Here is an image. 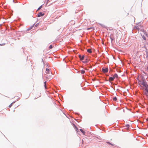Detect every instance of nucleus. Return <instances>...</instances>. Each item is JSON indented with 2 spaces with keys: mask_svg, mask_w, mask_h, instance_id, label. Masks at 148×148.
Wrapping results in <instances>:
<instances>
[{
  "mask_svg": "<svg viewBox=\"0 0 148 148\" xmlns=\"http://www.w3.org/2000/svg\"><path fill=\"white\" fill-rule=\"evenodd\" d=\"M139 84L141 86V89H145L146 90L148 88V86L144 80L141 81H139Z\"/></svg>",
  "mask_w": 148,
  "mask_h": 148,
  "instance_id": "nucleus-1",
  "label": "nucleus"
},
{
  "mask_svg": "<svg viewBox=\"0 0 148 148\" xmlns=\"http://www.w3.org/2000/svg\"><path fill=\"white\" fill-rule=\"evenodd\" d=\"M118 75L116 74L115 73L114 74L113 77H109V80L110 81H112L115 78H118Z\"/></svg>",
  "mask_w": 148,
  "mask_h": 148,
  "instance_id": "nucleus-2",
  "label": "nucleus"
},
{
  "mask_svg": "<svg viewBox=\"0 0 148 148\" xmlns=\"http://www.w3.org/2000/svg\"><path fill=\"white\" fill-rule=\"evenodd\" d=\"M102 71L104 73H107L108 71V69L107 68H102Z\"/></svg>",
  "mask_w": 148,
  "mask_h": 148,
  "instance_id": "nucleus-3",
  "label": "nucleus"
},
{
  "mask_svg": "<svg viewBox=\"0 0 148 148\" xmlns=\"http://www.w3.org/2000/svg\"><path fill=\"white\" fill-rule=\"evenodd\" d=\"M139 23H138V24H137V25L135 26L134 28L139 30L140 29L139 27L140 26V25H139Z\"/></svg>",
  "mask_w": 148,
  "mask_h": 148,
  "instance_id": "nucleus-4",
  "label": "nucleus"
},
{
  "mask_svg": "<svg viewBox=\"0 0 148 148\" xmlns=\"http://www.w3.org/2000/svg\"><path fill=\"white\" fill-rule=\"evenodd\" d=\"M79 58L80 59V60H83L84 59V56L83 55L82 56L80 55H79L78 56Z\"/></svg>",
  "mask_w": 148,
  "mask_h": 148,
  "instance_id": "nucleus-5",
  "label": "nucleus"
},
{
  "mask_svg": "<svg viewBox=\"0 0 148 148\" xmlns=\"http://www.w3.org/2000/svg\"><path fill=\"white\" fill-rule=\"evenodd\" d=\"M146 91L145 92V94L146 96V97L148 98V88L147 90H145Z\"/></svg>",
  "mask_w": 148,
  "mask_h": 148,
  "instance_id": "nucleus-6",
  "label": "nucleus"
},
{
  "mask_svg": "<svg viewBox=\"0 0 148 148\" xmlns=\"http://www.w3.org/2000/svg\"><path fill=\"white\" fill-rule=\"evenodd\" d=\"M44 14V13L42 14V12H39L38 13V17H40V16H43Z\"/></svg>",
  "mask_w": 148,
  "mask_h": 148,
  "instance_id": "nucleus-7",
  "label": "nucleus"
},
{
  "mask_svg": "<svg viewBox=\"0 0 148 148\" xmlns=\"http://www.w3.org/2000/svg\"><path fill=\"white\" fill-rule=\"evenodd\" d=\"M80 130L81 131V132L84 135L85 134V132L84 131V130L82 129H80Z\"/></svg>",
  "mask_w": 148,
  "mask_h": 148,
  "instance_id": "nucleus-8",
  "label": "nucleus"
},
{
  "mask_svg": "<svg viewBox=\"0 0 148 148\" xmlns=\"http://www.w3.org/2000/svg\"><path fill=\"white\" fill-rule=\"evenodd\" d=\"M87 51L89 53H92V51H91V49H88L87 50Z\"/></svg>",
  "mask_w": 148,
  "mask_h": 148,
  "instance_id": "nucleus-9",
  "label": "nucleus"
},
{
  "mask_svg": "<svg viewBox=\"0 0 148 148\" xmlns=\"http://www.w3.org/2000/svg\"><path fill=\"white\" fill-rule=\"evenodd\" d=\"M46 73H48V74H49V69H46Z\"/></svg>",
  "mask_w": 148,
  "mask_h": 148,
  "instance_id": "nucleus-10",
  "label": "nucleus"
},
{
  "mask_svg": "<svg viewBox=\"0 0 148 148\" xmlns=\"http://www.w3.org/2000/svg\"><path fill=\"white\" fill-rule=\"evenodd\" d=\"M34 26V25H33L31 27H30L29 28L27 29V30H30L31 29H32V27H33V26Z\"/></svg>",
  "mask_w": 148,
  "mask_h": 148,
  "instance_id": "nucleus-11",
  "label": "nucleus"
},
{
  "mask_svg": "<svg viewBox=\"0 0 148 148\" xmlns=\"http://www.w3.org/2000/svg\"><path fill=\"white\" fill-rule=\"evenodd\" d=\"M41 96V95H40V93L38 94V96H37L36 97V98H35V99H36V98H38V97H40Z\"/></svg>",
  "mask_w": 148,
  "mask_h": 148,
  "instance_id": "nucleus-12",
  "label": "nucleus"
},
{
  "mask_svg": "<svg viewBox=\"0 0 148 148\" xmlns=\"http://www.w3.org/2000/svg\"><path fill=\"white\" fill-rule=\"evenodd\" d=\"M112 99L113 101H116L117 100V99L116 97H114Z\"/></svg>",
  "mask_w": 148,
  "mask_h": 148,
  "instance_id": "nucleus-13",
  "label": "nucleus"
},
{
  "mask_svg": "<svg viewBox=\"0 0 148 148\" xmlns=\"http://www.w3.org/2000/svg\"><path fill=\"white\" fill-rule=\"evenodd\" d=\"M85 72V71L84 70H82L81 71V73L82 74H84Z\"/></svg>",
  "mask_w": 148,
  "mask_h": 148,
  "instance_id": "nucleus-14",
  "label": "nucleus"
},
{
  "mask_svg": "<svg viewBox=\"0 0 148 148\" xmlns=\"http://www.w3.org/2000/svg\"><path fill=\"white\" fill-rule=\"evenodd\" d=\"M100 25L102 27H103V28H106V27L105 26H104L103 25V24H100Z\"/></svg>",
  "mask_w": 148,
  "mask_h": 148,
  "instance_id": "nucleus-15",
  "label": "nucleus"
},
{
  "mask_svg": "<svg viewBox=\"0 0 148 148\" xmlns=\"http://www.w3.org/2000/svg\"><path fill=\"white\" fill-rule=\"evenodd\" d=\"M12 103H11V104H10L9 105V107H9V108H11V107L12 106Z\"/></svg>",
  "mask_w": 148,
  "mask_h": 148,
  "instance_id": "nucleus-16",
  "label": "nucleus"
},
{
  "mask_svg": "<svg viewBox=\"0 0 148 148\" xmlns=\"http://www.w3.org/2000/svg\"><path fill=\"white\" fill-rule=\"evenodd\" d=\"M42 8V6H40L37 9V11L39 10H40L41 8Z\"/></svg>",
  "mask_w": 148,
  "mask_h": 148,
  "instance_id": "nucleus-17",
  "label": "nucleus"
},
{
  "mask_svg": "<svg viewBox=\"0 0 148 148\" xmlns=\"http://www.w3.org/2000/svg\"><path fill=\"white\" fill-rule=\"evenodd\" d=\"M52 48V45H50L49 47V49H51Z\"/></svg>",
  "mask_w": 148,
  "mask_h": 148,
  "instance_id": "nucleus-18",
  "label": "nucleus"
},
{
  "mask_svg": "<svg viewBox=\"0 0 148 148\" xmlns=\"http://www.w3.org/2000/svg\"><path fill=\"white\" fill-rule=\"evenodd\" d=\"M88 62V60L87 59L85 60V61H84L83 62L84 63H87Z\"/></svg>",
  "mask_w": 148,
  "mask_h": 148,
  "instance_id": "nucleus-19",
  "label": "nucleus"
},
{
  "mask_svg": "<svg viewBox=\"0 0 148 148\" xmlns=\"http://www.w3.org/2000/svg\"><path fill=\"white\" fill-rule=\"evenodd\" d=\"M39 23H37L36 25H35V26L36 27H37L39 25Z\"/></svg>",
  "mask_w": 148,
  "mask_h": 148,
  "instance_id": "nucleus-20",
  "label": "nucleus"
},
{
  "mask_svg": "<svg viewBox=\"0 0 148 148\" xmlns=\"http://www.w3.org/2000/svg\"><path fill=\"white\" fill-rule=\"evenodd\" d=\"M143 38L144 40H146V38H145V36H143Z\"/></svg>",
  "mask_w": 148,
  "mask_h": 148,
  "instance_id": "nucleus-21",
  "label": "nucleus"
},
{
  "mask_svg": "<svg viewBox=\"0 0 148 148\" xmlns=\"http://www.w3.org/2000/svg\"><path fill=\"white\" fill-rule=\"evenodd\" d=\"M44 84H45V85L46 84V82H44Z\"/></svg>",
  "mask_w": 148,
  "mask_h": 148,
  "instance_id": "nucleus-22",
  "label": "nucleus"
},
{
  "mask_svg": "<svg viewBox=\"0 0 148 148\" xmlns=\"http://www.w3.org/2000/svg\"><path fill=\"white\" fill-rule=\"evenodd\" d=\"M126 126H127L128 127H129V125H126Z\"/></svg>",
  "mask_w": 148,
  "mask_h": 148,
  "instance_id": "nucleus-23",
  "label": "nucleus"
},
{
  "mask_svg": "<svg viewBox=\"0 0 148 148\" xmlns=\"http://www.w3.org/2000/svg\"><path fill=\"white\" fill-rule=\"evenodd\" d=\"M45 88H46V84L45 85Z\"/></svg>",
  "mask_w": 148,
  "mask_h": 148,
  "instance_id": "nucleus-24",
  "label": "nucleus"
},
{
  "mask_svg": "<svg viewBox=\"0 0 148 148\" xmlns=\"http://www.w3.org/2000/svg\"><path fill=\"white\" fill-rule=\"evenodd\" d=\"M91 28H88V29H87V30H89V29H91Z\"/></svg>",
  "mask_w": 148,
  "mask_h": 148,
  "instance_id": "nucleus-25",
  "label": "nucleus"
},
{
  "mask_svg": "<svg viewBox=\"0 0 148 148\" xmlns=\"http://www.w3.org/2000/svg\"><path fill=\"white\" fill-rule=\"evenodd\" d=\"M2 45V44H0V45Z\"/></svg>",
  "mask_w": 148,
  "mask_h": 148,
  "instance_id": "nucleus-26",
  "label": "nucleus"
},
{
  "mask_svg": "<svg viewBox=\"0 0 148 148\" xmlns=\"http://www.w3.org/2000/svg\"><path fill=\"white\" fill-rule=\"evenodd\" d=\"M147 121H148V119H147Z\"/></svg>",
  "mask_w": 148,
  "mask_h": 148,
  "instance_id": "nucleus-27",
  "label": "nucleus"
},
{
  "mask_svg": "<svg viewBox=\"0 0 148 148\" xmlns=\"http://www.w3.org/2000/svg\"><path fill=\"white\" fill-rule=\"evenodd\" d=\"M108 143H109V144H110V143H109V142H108Z\"/></svg>",
  "mask_w": 148,
  "mask_h": 148,
  "instance_id": "nucleus-28",
  "label": "nucleus"
}]
</instances>
